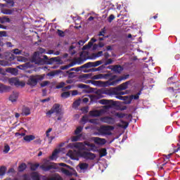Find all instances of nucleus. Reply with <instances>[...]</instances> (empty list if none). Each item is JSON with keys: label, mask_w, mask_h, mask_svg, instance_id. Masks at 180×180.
Segmentation results:
<instances>
[{"label": "nucleus", "mask_w": 180, "mask_h": 180, "mask_svg": "<svg viewBox=\"0 0 180 180\" xmlns=\"http://www.w3.org/2000/svg\"><path fill=\"white\" fill-rule=\"evenodd\" d=\"M15 137H18V139H22V137H25V133H19V132H17L15 134Z\"/></svg>", "instance_id": "35"}, {"label": "nucleus", "mask_w": 180, "mask_h": 180, "mask_svg": "<svg viewBox=\"0 0 180 180\" xmlns=\"http://www.w3.org/2000/svg\"><path fill=\"white\" fill-rule=\"evenodd\" d=\"M79 139H81V136H79V135L72 136L71 138V141H72L73 143L75 141H79Z\"/></svg>", "instance_id": "31"}, {"label": "nucleus", "mask_w": 180, "mask_h": 180, "mask_svg": "<svg viewBox=\"0 0 180 180\" xmlns=\"http://www.w3.org/2000/svg\"><path fill=\"white\" fill-rule=\"evenodd\" d=\"M101 64H102V60H98L94 63H88L87 65H89V67H98L101 65Z\"/></svg>", "instance_id": "23"}, {"label": "nucleus", "mask_w": 180, "mask_h": 180, "mask_svg": "<svg viewBox=\"0 0 180 180\" xmlns=\"http://www.w3.org/2000/svg\"><path fill=\"white\" fill-rule=\"evenodd\" d=\"M117 91H124L127 89V83H123L117 87Z\"/></svg>", "instance_id": "26"}, {"label": "nucleus", "mask_w": 180, "mask_h": 180, "mask_svg": "<svg viewBox=\"0 0 180 180\" xmlns=\"http://www.w3.org/2000/svg\"><path fill=\"white\" fill-rule=\"evenodd\" d=\"M6 172V167H1L0 168V178H2V176H4V175H5Z\"/></svg>", "instance_id": "29"}, {"label": "nucleus", "mask_w": 180, "mask_h": 180, "mask_svg": "<svg viewBox=\"0 0 180 180\" xmlns=\"http://www.w3.org/2000/svg\"><path fill=\"white\" fill-rule=\"evenodd\" d=\"M1 12L4 13V15H12L13 12H15V9H3Z\"/></svg>", "instance_id": "22"}, {"label": "nucleus", "mask_w": 180, "mask_h": 180, "mask_svg": "<svg viewBox=\"0 0 180 180\" xmlns=\"http://www.w3.org/2000/svg\"><path fill=\"white\" fill-rule=\"evenodd\" d=\"M6 72L12 74V75H18V69L16 68H8L6 69Z\"/></svg>", "instance_id": "17"}, {"label": "nucleus", "mask_w": 180, "mask_h": 180, "mask_svg": "<svg viewBox=\"0 0 180 180\" xmlns=\"http://www.w3.org/2000/svg\"><path fill=\"white\" fill-rule=\"evenodd\" d=\"M31 178L33 180H40V176L39 175V173H37V172L32 173Z\"/></svg>", "instance_id": "28"}, {"label": "nucleus", "mask_w": 180, "mask_h": 180, "mask_svg": "<svg viewBox=\"0 0 180 180\" xmlns=\"http://www.w3.org/2000/svg\"><path fill=\"white\" fill-rule=\"evenodd\" d=\"M106 154H108V153H106V149L103 148L101 150V152H100L101 157H105Z\"/></svg>", "instance_id": "37"}, {"label": "nucleus", "mask_w": 180, "mask_h": 180, "mask_svg": "<svg viewBox=\"0 0 180 180\" xmlns=\"http://www.w3.org/2000/svg\"><path fill=\"white\" fill-rule=\"evenodd\" d=\"M48 77H50V78H53V77H54V75H56V74H54V72H51L50 73L47 74Z\"/></svg>", "instance_id": "54"}, {"label": "nucleus", "mask_w": 180, "mask_h": 180, "mask_svg": "<svg viewBox=\"0 0 180 180\" xmlns=\"http://www.w3.org/2000/svg\"><path fill=\"white\" fill-rule=\"evenodd\" d=\"M37 168H39V164L32 165L31 166L32 171H36V169H37Z\"/></svg>", "instance_id": "45"}, {"label": "nucleus", "mask_w": 180, "mask_h": 180, "mask_svg": "<svg viewBox=\"0 0 180 180\" xmlns=\"http://www.w3.org/2000/svg\"><path fill=\"white\" fill-rule=\"evenodd\" d=\"M35 139H36V136L34 135H27V136H24V138H23L25 141H26L27 143H30V141H33V140H34Z\"/></svg>", "instance_id": "14"}, {"label": "nucleus", "mask_w": 180, "mask_h": 180, "mask_svg": "<svg viewBox=\"0 0 180 180\" xmlns=\"http://www.w3.org/2000/svg\"><path fill=\"white\" fill-rule=\"evenodd\" d=\"M18 98H19V93L13 92L9 97V101L13 103L18 101Z\"/></svg>", "instance_id": "12"}, {"label": "nucleus", "mask_w": 180, "mask_h": 180, "mask_svg": "<svg viewBox=\"0 0 180 180\" xmlns=\"http://www.w3.org/2000/svg\"><path fill=\"white\" fill-rule=\"evenodd\" d=\"M103 78H106V75L98 74L93 76L92 79H103Z\"/></svg>", "instance_id": "25"}, {"label": "nucleus", "mask_w": 180, "mask_h": 180, "mask_svg": "<svg viewBox=\"0 0 180 180\" xmlns=\"http://www.w3.org/2000/svg\"><path fill=\"white\" fill-rule=\"evenodd\" d=\"M26 167H27L26 164L25 163L21 164L18 167V171H20V172L25 171V169H26Z\"/></svg>", "instance_id": "30"}, {"label": "nucleus", "mask_w": 180, "mask_h": 180, "mask_svg": "<svg viewBox=\"0 0 180 180\" xmlns=\"http://www.w3.org/2000/svg\"><path fill=\"white\" fill-rule=\"evenodd\" d=\"M116 76H113L112 78L110 79L107 82H102V81H94L93 82V85H95L96 86H113L115 85H117V84H119L121 81H123L124 79V77H122L121 79H116Z\"/></svg>", "instance_id": "2"}, {"label": "nucleus", "mask_w": 180, "mask_h": 180, "mask_svg": "<svg viewBox=\"0 0 180 180\" xmlns=\"http://www.w3.org/2000/svg\"><path fill=\"white\" fill-rule=\"evenodd\" d=\"M115 115L117 117H124V114H122V113H116Z\"/></svg>", "instance_id": "51"}, {"label": "nucleus", "mask_w": 180, "mask_h": 180, "mask_svg": "<svg viewBox=\"0 0 180 180\" xmlns=\"http://www.w3.org/2000/svg\"><path fill=\"white\" fill-rule=\"evenodd\" d=\"M82 101L84 103H86L89 101V99L88 98H84Z\"/></svg>", "instance_id": "59"}, {"label": "nucleus", "mask_w": 180, "mask_h": 180, "mask_svg": "<svg viewBox=\"0 0 180 180\" xmlns=\"http://www.w3.org/2000/svg\"><path fill=\"white\" fill-rule=\"evenodd\" d=\"M103 113H105V110H95L90 111L89 115L91 116V117H96L98 116H101Z\"/></svg>", "instance_id": "10"}, {"label": "nucleus", "mask_w": 180, "mask_h": 180, "mask_svg": "<svg viewBox=\"0 0 180 180\" xmlns=\"http://www.w3.org/2000/svg\"><path fill=\"white\" fill-rule=\"evenodd\" d=\"M43 53H46V50L44 49L40 48L38 51L35 52L34 54V58H37L40 54H43Z\"/></svg>", "instance_id": "24"}, {"label": "nucleus", "mask_w": 180, "mask_h": 180, "mask_svg": "<svg viewBox=\"0 0 180 180\" xmlns=\"http://www.w3.org/2000/svg\"><path fill=\"white\" fill-rule=\"evenodd\" d=\"M22 116H28V115H30V108L27 107H24L22 108Z\"/></svg>", "instance_id": "21"}, {"label": "nucleus", "mask_w": 180, "mask_h": 180, "mask_svg": "<svg viewBox=\"0 0 180 180\" xmlns=\"http://www.w3.org/2000/svg\"><path fill=\"white\" fill-rule=\"evenodd\" d=\"M81 77H82V78H85V79L91 78V74H84V75H82Z\"/></svg>", "instance_id": "47"}, {"label": "nucleus", "mask_w": 180, "mask_h": 180, "mask_svg": "<svg viewBox=\"0 0 180 180\" xmlns=\"http://www.w3.org/2000/svg\"><path fill=\"white\" fill-rule=\"evenodd\" d=\"M102 54H103V52L99 51L98 53H97L95 55L94 59L95 60V58H98L101 57V56H102Z\"/></svg>", "instance_id": "46"}, {"label": "nucleus", "mask_w": 180, "mask_h": 180, "mask_svg": "<svg viewBox=\"0 0 180 180\" xmlns=\"http://www.w3.org/2000/svg\"><path fill=\"white\" fill-rule=\"evenodd\" d=\"M90 123H94L95 124H98V120L96 119L91 120Z\"/></svg>", "instance_id": "52"}, {"label": "nucleus", "mask_w": 180, "mask_h": 180, "mask_svg": "<svg viewBox=\"0 0 180 180\" xmlns=\"http://www.w3.org/2000/svg\"><path fill=\"white\" fill-rule=\"evenodd\" d=\"M70 94L68 91L64 92L61 94L62 98H68Z\"/></svg>", "instance_id": "44"}, {"label": "nucleus", "mask_w": 180, "mask_h": 180, "mask_svg": "<svg viewBox=\"0 0 180 180\" xmlns=\"http://www.w3.org/2000/svg\"><path fill=\"white\" fill-rule=\"evenodd\" d=\"M141 93H138L136 95H132L129 98L128 97L129 101H126L125 103H131V101L133 99H139V96H140Z\"/></svg>", "instance_id": "19"}, {"label": "nucleus", "mask_w": 180, "mask_h": 180, "mask_svg": "<svg viewBox=\"0 0 180 180\" xmlns=\"http://www.w3.org/2000/svg\"><path fill=\"white\" fill-rule=\"evenodd\" d=\"M108 64H112V59H109L108 62L105 63V65H108Z\"/></svg>", "instance_id": "64"}, {"label": "nucleus", "mask_w": 180, "mask_h": 180, "mask_svg": "<svg viewBox=\"0 0 180 180\" xmlns=\"http://www.w3.org/2000/svg\"><path fill=\"white\" fill-rule=\"evenodd\" d=\"M43 180H63L61 179V176H60L58 174H55L53 176H52L51 178L49 179H46V176H43L42 178Z\"/></svg>", "instance_id": "18"}, {"label": "nucleus", "mask_w": 180, "mask_h": 180, "mask_svg": "<svg viewBox=\"0 0 180 180\" xmlns=\"http://www.w3.org/2000/svg\"><path fill=\"white\" fill-rule=\"evenodd\" d=\"M49 82L46 81L41 84V86H46V85H48Z\"/></svg>", "instance_id": "58"}, {"label": "nucleus", "mask_w": 180, "mask_h": 180, "mask_svg": "<svg viewBox=\"0 0 180 180\" xmlns=\"http://www.w3.org/2000/svg\"><path fill=\"white\" fill-rule=\"evenodd\" d=\"M58 167H66V168H69V169L74 171L73 168H71V167L67 165L65 163H50V161L48 160H44V163L41 165V168L43 171H49L51 168H58Z\"/></svg>", "instance_id": "3"}, {"label": "nucleus", "mask_w": 180, "mask_h": 180, "mask_svg": "<svg viewBox=\"0 0 180 180\" xmlns=\"http://www.w3.org/2000/svg\"><path fill=\"white\" fill-rule=\"evenodd\" d=\"M58 34L59 36L63 37V36H64V32H63V31H61V30H58Z\"/></svg>", "instance_id": "55"}, {"label": "nucleus", "mask_w": 180, "mask_h": 180, "mask_svg": "<svg viewBox=\"0 0 180 180\" xmlns=\"http://www.w3.org/2000/svg\"><path fill=\"white\" fill-rule=\"evenodd\" d=\"M74 49H75V47L74 46H71L70 48V52L72 55L75 54V52H72V50H74Z\"/></svg>", "instance_id": "50"}, {"label": "nucleus", "mask_w": 180, "mask_h": 180, "mask_svg": "<svg viewBox=\"0 0 180 180\" xmlns=\"http://www.w3.org/2000/svg\"><path fill=\"white\" fill-rule=\"evenodd\" d=\"M72 67V65H65V66H63L61 68V70H68V68Z\"/></svg>", "instance_id": "48"}, {"label": "nucleus", "mask_w": 180, "mask_h": 180, "mask_svg": "<svg viewBox=\"0 0 180 180\" xmlns=\"http://www.w3.org/2000/svg\"><path fill=\"white\" fill-rule=\"evenodd\" d=\"M10 150H11V147H9L8 145H5L4 153H5V154H7V153H9Z\"/></svg>", "instance_id": "39"}, {"label": "nucleus", "mask_w": 180, "mask_h": 180, "mask_svg": "<svg viewBox=\"0 0 180 180\" xmlns=\"http://www.w3.org/2000/svg\"><path fill=\"white\" fill-rule=\"evenodd\" d=\"M18 61H25V58L18 57Z\"/></svg>", "instance_id": "62"}, {"label": "nucleus", "mask_w": 180, "mask_h": 180, "mask_svg": "<svg viewBox=\"0 0 180 180\" xmlns=\"http://www.w3.org/2000/svg\"><path fill=\"white\" fill-rule=\"evenodd\" d=\"M79 88H81L82 89H86V88H88V85H86V84H79Z\"/></svg>", "instance_id": "49"}, {"label": "nucleus", "mask_w": 180, "mask_h": 180, "mask_svg": "<svg viewBox=\"0 0 180 180\" xmlns=\"http://www.w3.org/2000/svg\"><path fill=\"white\" fill-rule=\"evenodd\" d=\"M7 2V4L11 6V8L15 6V2L13 0H4Z\"/></svg>", "instance_id": "33"}, {"label": "nucleus", "mask_w": 180, "mask_h": 180, "mask_svg": "<svg viewBox=\"0 0 180 180\" xmlns=\"http://www.w3.org/2000/svg\"><path fill=\"white\" fill-rule=\"evenodd\" d=\"M13 53L14 54H16L17 56H19V55L22 54V51L16 49L13 50Z\"/></svg>", "instance_id": "41"}, {"label": "nucleus", "mask_w": 180, "mask_h": 180, "mask_svg": "<svg viewBox=\"0 0 180 180\" xmlns=\"http://www.w3.org/2000/svg\"><path fill=\"white\" fill-rule=\"evenodd\" d=\"M58 154H60V150H55L53 153L52 155L50 156V160H51L52 161H54L56 160H57V158L58 157Z\"/></svg>", "instance_id": "13"}, {"label": "nucleus", "mask_w": 180, "mask_h": 180, "mask_svg": "<svg viewBox=\"0 0 180 180\" xmlns=\"http://www.w3.org/2000/svg\"><path fill=\"white\" fill-rule=\"evenodd\" d=\"M112 126H101L97 129L98 132H95V136H110L112 134V130H113Z\"/></svg>", "instance_id": "4"}, {"label": "nucleus", "mask_w": 180, "mask_h": 180, "mask_svg": "<svg viewBox=\"0 0 180 180\" xmlns=\"http://www.w3.org/2000/svg\"><path fill=\"white\" fill-rule=\"evenodd\" d=\"M68 148H76L79 150L78 152L69 150L67 153V155L71 158V160H76L78 161L79 160V157H82L85 158V160H95L96 155L91 152L84 151L81 153L82 150H95V144L90 143L89 142L82 143H69L68 145Z\"/></svg>", "instance_id": "1"}, {"label": "nucleus", "mask_w": 180, "mask_h": 180, "mask_svg": "<svg viewBox=\"0 0 180 180\" xmlns=\"http://www.w3.org/2000/svg\"><path fill=\"white\" fill-rule=\"evenodd\" d=\"M82 131V127H78L76 130L75 131V134H79V133Z\"/></svg>", "instance_id": "42"}, {"label": "nucleus", "mask_w": 180, "mask_h": 180, "mask_svg": "<svg viewBox=\"0 0 180 180\" xmlns=\"http://www.w3.org/2000/svg\"><path fill=\"white\" fill-rule=\"evenodd\" d=\"M101 120L103 122V123H108L109 124L115 123V120L110 117H102L101 118Z\"/></svg>", "instance_id": "11"}, {"label": "nucleus", "mask_w": 180, "mask_h": 180, "mask_svg": "<svg viewBox=\"0 0 180 180\" xmlns=\"http://www.w3.org/2000/svg\"><path fill=\"white\" fill-rule=\"evenodd\" d=\"M71 71H75V68H72L69 71L67 72V74H69L70 77H74V75L75 74L74 72H71Z\"/></svg>", "instance_id": "40"}, {"label": "nucleus", "mask_w": 180, "mask_h": 180, "mask_svg": "<svg viewBox=\"0 0 180 180\" xmlns=\"http://www.w3.org/2000/svg\"><path fill=\"white\" fill-rule=\"evenodd\" d=\"M53 113H61V108L58 104H55L46 115L47 116H51Z\"/></svg>", "instance_id": "8"}, {"label": "nucleus", "mask_w": 180, "mask_h": 180, "mask_svg": "<svg viewBox=\"0 0 180 180\" xmlns=\"http://www.w3.org/2000/svg\"><path fill=\"white\" fill-rule=\"evenodd\" d=\"M105 33V29H103L101 32H100V33L98 34V36H104Z\"/></svg>", "instance_id": "53"}, {"label": "nucleus", "mask_w": 180, "mask_h": 180, "mask_svg": "<svg viewBox=\"0 0 180 180\" xmlns=\"http://www.w3.org/2000/svg\"><path fill=\"white\" fill-rule=\"evenodd\" d=\"M8 82L10 85H15V86L23 87L26 85V83L23 81H20L19 79L16 77H11L8 79Z\"/></svg>", "instance_id": "6"}, {"label": "nucleus", "mask_w": 180, "mask_h": 180, "mask_svg": "<svg viewBox=\"0 0 180 180\" xmlns=\"http://www.w3.org/2000/svg\"><path fill=\"white\" fill-rule=\"evenodd\" d=\"M49 101H50V98H46V99L41 100V102L44 103V102H49Z\"/></svg>", "instance_id": "61"}, {"label": "nucleus", "mask_w": 180, "mask_h": 180, "mask_svg": "<svg viewBox=\"0 0 180 180\" xmlns=\"http://www.w3.org/2000/svg\"><path fill=\"white\" fill-rule=\"evenodd\" d=\"M72 96H75V95H78V91H72Z\"/></svg>", "instance_id": "60"}, {"label": "nucleus", "mask_w": 180, "mask_h": 180, "mask_svg": "<svg viewBox=\"0 0 180 180\" xmlns=\"http://www.w3.org/2000/svg\"><path fill=\"white\" fill-rule=\"evenodd\" d=\"M77 44L79 46H84V44H85V41H79Z\"/></svg>", "instance_id": "56"}, {"label": "nucleus", "mask_w": 180, "mask_h": 180, "mask_svg": "<svg viewBox=\"0 0 180 180\" xmlns=\"http://www.w3.org/2000/svg\"><path fill=\"white\" fill-rule=\"evenodd\" d=\"M78 167L81 171H85L86 169H88V164L86 163H80Z\"/></svg>", "instance_id": "27"}, {"label": "nucleus", "mask_w": 180, "mask_h": 180, "mask_svg": "<svg viewBox=\"0 0 180 180\" xmlns=\"http://www.w3.org/2000/svg\"><path fill=\"white\" fill-rule=\"evenodd\" d=\"M81 104V101L79 100H77L76 101L74 102L73 106L74 108H78L79 105Z\"/></svg>", "instance_id": "43"}, {"label": "nucleus", "mask_w": 180, "mask_h": 180, "mask_svg": "<svg viewBox=\"0 0 180 180\" xmlns=\"http://www.w3.org/2000/svg\"><path fill=\"white\" fill-rule=\"evenodd\" d=\"M0 65H2L3 67H7L11 65L8 61L5 60H0Z\"/></svg>", "instance_id": "32"}, {"label": "nucleus", "mask_w": 180, "mask_h": 180, "mask_svg": "<svg viewBox=\"0 0 180 180\" xmlns=\"http://www.w3.org/2000/svg\"><path fill=\"white\" fill-rule=\"evenodd\" d=\"M98 103H101V105H107L104 108L105 109H109L112 105V106H120V102L119 101H113L112 100H105V99H102L98 101Z\"/></svg>", "instance_id": "5"}, {"label": "nucleus", "mask_w": 180, "mask_h": 180, "mask_svg": "<svg viewBox=\"0 0 180 180\" xmlns=\"http://www.w3.org/2000/svg\"><path fill=\"white\" fill-rule=\"evenodd\" d=\"M64 86H65V83L62 82L56 86V89H60V88H64Z\"/></svg>", "instance_id": "36"}, {"label": "nucleus", "mask_w": 180, "mask_h": 180, "mask_svg": "<svg viewBox=\"0 0 180 180\" xmlns=\"http://www.w3.org/2000/svg\"><path fill=\"white\" fill-rule=\"evenodd\" d=\"M91 141H94L95 144H98V146H103V144H106V139L99 137H92L91 138Z\"/></svg>", "instance_id": "9"}, {"label": "nucleus", "mask_w": 180, "mask_h": 180, "mask_svg": "<svg viewBox=\"0 0 180 180\" xmlns=\"http://www.w3.org/2000/svg\"><path fill=\"white\" fill-rule=\"evenodd\" d=\"M44 79V77L41 75L32 76L28 81V84L31 85V86H34L37 85L38 81H41V79Z\"/></svg>", "instance_id": "7"}, {"label": "nucleus", "mask_w": 180, "mask_h": 180, "mask_svg": "<svg viewBox=\"0 0 180 180\" xmlns=\"http://www.w3.org/2000/svg\"><path fill=\"white\" fill-rule=\"evenodd\" d=\"M110 70H112V71H114L115 72H122V71H123V68H122V66H119V65H115V66H111V68H110Z\"/></svg>", "instance_id": "16"}, {"label": "nucleus", "mask_w": 180, "mask_h": 180, "mask_svg": "<svg viewBox=\"0 0 180 180\" xmlns=\"http://www.w3.org/2000/svg\"><path fill=\"white\" fill-rule=\"evenodd\" d=\"M70 170H72V172H70L64 168L60 169L61 172H63V174H65V175H67L68 176H71V175H72L74 172H75V170L74 169L73 170L70 169Z\"/></svg>", "instance_id": "15"}, {"label": "nucleus", "mask_w": 180, "mask_h": 180, "mask_svg": "<svg viewBox=\"0 0 180 180\" xmlns=\"http://www.w3.org/2000/svg\"><path fill=\"white\" fill-rule=\"evenodd\" d=\"M30 179V177H29V175H25L24 176V179L25 180H29Z\"/></svg>", "instance_id": "63"}, {"label": "nucleus", "mask_w": 180, "mask_h": 180, "mask_svg": "<svg viewBox=\"0 0 180 180\" xmlns=\"http://www.w3.org/2000/svg\"><path fill=\"white\" fill-rule=\"evenodd\" d=\"M116 98L117 99H120V101H126V99H129V96H117Z\"/></svg>", "instance_id": "38"}, {"label": "nucleus", "mask_w": 180, "mask_h": 180, "mask_svg": "<svg viewBox=\"0 0 180 180\" xmlns=\"http://www.w3.org/2000/svg\"><path fill=\"white\" fill-rule=\"evenodd\" d=\"M113 19H115V15H111L109 17V22H112V20H113Z\"/></svg>", "instance_id": "57"}, {"label": "nucleus", "mask_w": 180, "mask_h": 180, "mask_svg": "<svg viewBox=\"0 0 180 180\" xmlns=\"http://www.w3.org/2000/svg\"><path fill=\"white\" fill-rule=\"evenodd\" d=\"M52 131H53V129L49 128L46 132V137L49 139V143H51V141L54 140V136H50V133H51Z\"/></svg>", "instance_id": "20"}, {"label": "nucleus", "mask_w": 180, "mask_h": 180, "mask_svg": "<svg viewBox=\"0 0 180 180\" xmlns=\"http://www.w3.org/2000/svg\"><path fill=\"white\" fill-rule=\"evenodd\" d=\"M94 44L92 41L89 42V44L86 46H83V50H86V49H91Z\"/></svg>", "instance_id": "34"}]
</instances>
